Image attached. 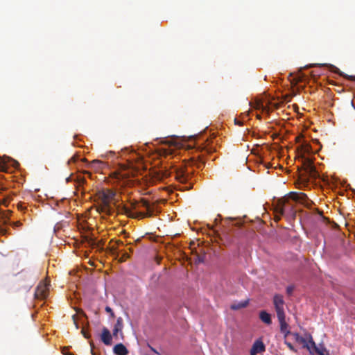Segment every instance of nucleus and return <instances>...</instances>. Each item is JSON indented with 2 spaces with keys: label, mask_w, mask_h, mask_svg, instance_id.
<instances>
[{
  "label": "nucleus",
  "mask_w": 355,
  "mask_h": 355,
  "mask_svg": "<svg viewBox=\"0 0 355 355\" xmlns=\"http://www.w3.org/2000/svg\"><path fill=\"white\" fill-rule=\"evenodd\" d=\"M257 119H261V116H260V115H259V114L257 116Z\"/></svg>",
  "instance_id": "nucleus-39"
},
{
  "label": "nucleus",
  "mask_w": 355,
  "mask_h": 355,
  "mask_svg": "<svg viewBox=\"0 0 355 355\" xmlns=\"http://www.w3.org/2000/svg\"><path fill=\"white\" fill-rule=\"evenodd\" d=\"M141 206L146 209V213L137 212L132 213L131 209L125 206L122 208V211L128 216L131 218H146L153 216L155 212H158L157 207L155 204L150 205L147 200L142 199L141 201Z\"/></svg>",
  "instance_id": "nucleus-1"
},
{
  "label": "nucleus",
  "mask_w": 355,
  "mask_h": 355,
  "mask_svg": "<svg viewBox=\"0 0 355 355\" xmlns=\"http://www.w3.org/2000/svg\"><path fill=\"white\" fill-rule=\"evenodd\" d=\"M284 343L287 345V347L293 352H296V349H295V347H293V345L288 342V341H285Z\"/></svg>",
  "instance_id": "nucleus-25"
},
{
  "label": "nucleus",
  "mask_w": 355,
  "mask_h": 355,
  "mask_svg": "<svg viewBox=\"0 0 355 355\" xmlns=\"http://www.w3.org/2000/svg\"><path fill=\"white\" fill-rule=\"evenodd\" d=\"M203 150H205L207 153H211L214 151V150L211 147H207V146L203 148Z\"/></svg>",
  "instance_id": "nucleus-28"
},
{
  "label": "nucleus",
  "mask_w": 355,
  "mask_h": 355,
  "mask_svg": "<svg viewBox=\"0 0 355 355\" xmlns=\"http://www.w3.org/2000/svg\"><path fill=\"white\" fill-rule=\"evenodd\" d=\"M65 350H66V349H65V348H64V349H62V353H63L64 355H69V354H67V351H65Z\"/></svg>",
  "instance_id": "nucleus-35"
},
{
  "label": "nucleus",
  "mask_w": 355,
  "mask_h": 355,
  "mask_svg": "<svg viewBox=\"0 0 355 355\" xmlns=\"http://www.w3.org/2000/svg\"><path fill=\"white\" fill-rule=\"evenodd\" d=\"M7 161L5 158L0 157V171H6L7 169Z\"/></svg>",
  "instance_id": "nucleus-21"
},
{
  "label": "nucleus",
  "mask_w": 355,
  "mask_h": 355,
  "mask_svg": "<svg viewBox=\"0 0 355 355\" xmlns=\"http://www.w3.org/2000/svg\"><path fill=\"white\" fill-rule=\"evenodd\" d=\"M135 173H136L135 171H132V176H135Z\"/></svg>",
  "instance_id": "nucleus-38"
},
{
  "label": "nucleus",
  "mask_w": 355,
  "mask_h": 355,
  "mask_svg": "<svg viewBox=\"0 0 355 355\" xmlns=\"http://www.w3.org/2000/svg\"><path fill=\"white\" fill-rule=\"evenodd\" d=\"M85 182V178L83 177H80L78 178L77 184H78V186H81V185L84 184Z\"/></svg>",
  "instance_id": "nucleus-26"
},
{
  "label": "nucleus",
  "mask_w": 355,
  "mask_h": 355,
  "mask_svg": "<svg viewBox=\"0 0 355 355\" xmlns=\"http://www.w3.org/2000/svg\"><path fill=\"white\" fill-rule=\"evenodd\" d=\"M340 74L341 76H343L347 78L349 80H355V76H346V75H344L343 73H340Z\"/></svg>",
  "instance_id": "nucleus-29"
},
{
  "label": "nucleus",
  "mask_w": 355,
  "mask_h": 355,
  "mask_svg": "<svg viewBox=\"0 0 355 355\" xmlns=\"http://www.w3.org/2000/svg\"><path fill=\"white\" fill-rule=\"evenodd\" d=\"M76 315H73L72 316L73 320V321H74V324H75L76 328V329H78V328H79V327H78V322H76Z\"/></svg>",
  "instance_id": "nucleus-32"
},
{
  "label": "nucleus",
  "mask_w": 355,
  "mask_h": 355,
  "mask_svg": "<svg viewBox=\"0 0 355 355\" xmlns=\"http://www.w3.org/2000/svg\"><path fill=\"white\" fill-rule=\"evenodd\" d=\"M115 192L111 189H102L97 193L98 199L101 201L104 209H107L110 206V202L115 196Z\"/></svg>",
  "instance_id": "nucleus-4"
},
{
  "label": "nucleus",
  "mask_w": 355,
  "mask_h": 355,
  "mask_svg": "<svg viewBox=\"0 0 355 355\" xmlns=\"http://www.w3.org/2000/svg\"><path fill=\"white\" fill-rule=\"evenodd\" d=\"M309 337L310 343L309 345L311 347V351L309 352L311 353L315 352L318 355H329V352L323 345H320L319 346H317L315 342L313 341L312 336L311 335H309Z\"/></svg>",
  "instance_id": "nucleus-8"
},
{
  "label": "nucleus",
  "mask_w": 355,
  "mask_h": 355,
  "mask_svg": "<svg viewBox=\"0 0 355 355\" xmlns=\"http://www.w3.org/2000/svg\"><path fill=\"white\" fill-rule=\"evenodd\" d=\"M193 162L198 168L203 167L205 165V161L201 156H198L196 160L193 159Z\"/></svg>",
  "instance_id": "nucleus-20"
},
{
  "label": "nucleus",
  "mask_w": 355,
  "mask_h": 355,
  "mask_svg": "<svg viewBox=\"0 0 355 355\" xmlns=\"http://www.w3.org/2000/svg\"><path fill=\"white\" fill-rule=\"evenodd\" d=\"M105 311L110 314V318H114L115 317V314L113 310L108 306L105 308Z\"/></svg>",
  "instance_id": "nucleus-23"
},
{
  "label": "nucleus",
  "mask_w": 355,
  "mask_h": 355,
  "mask_svg": "<svg viewBox=\"0 0 355 355\" xmlns=\"http://www.w3.org/2000/svg\"><path fill=\"white\" fill-rule=\"evenodd\" d=\"M249 304V300H246L239 303H234L231 305L230 308L232 310H239L242 308L246 307Z\"/></svg>",
  "instance_id": "nucleus-18"
},
{
  "label": "nucleus",
  "mask_w": 355,
  "mask_h": 355,
  "mask_svg": "<svg viewBox=\"0 0 355 355\" xmlns=\"http://www.w3.org/2000/svg\"><path fill=\"white\" fill-rule=\"evenodd\" d=\"M354 97H355L354 94H353V98H352V101H351V105H352V106L354 108H355V105H354Z\"/></svg>",
  "instance_id": "nucleus-34"
},
{
  "label": "nucleus",
  "mask_w": 355,
  "mask_h": 355,
  "mask_svg": "<svg viewBox=\"0 0 355 355\" xmlns=\"http://www.w3.org/2000/svg\"><path fill=\"white\" fill-rule=\"evenodd\" d=\"M286 291H287V293L291 295L293 291V286H288L287 288H286Z\"/></svg>",
  "instance_id": "nucleus-31"
},
{
  "label": "nucleus",
  "mask_w": 355,
  "mask_h": 355,
  "mask_svg": "<svg viewBox=\"0 0 355 355\" xmlns=\"http://www.w3.org/2000/svg\"><path fill=\"white\" fill-rule=\"evenodd\" d=\"M123 320L121 317H119L116 320V322L114 326L113 330H112V336L117 338L119 334H120V336L121 338H123Z\"/></svg>",
  "instance_id": "nucleus-10"
},
{
  "label": "nucleus",
  "mask_w": 355,
  "mask_h": 355,
  "mask_svg": "<svg viewBox=\"0 0 355 355\" xmlns=\"http://www.w3.org/2000/svg\"><path fill=\"white\" fill-rule=\"evenodd\" d=\"M162 142L164 144L168 145V146H175V147L179 146V143L175 141V138H170V139L166 138L164 139V141Z\"/></svg>",
  "instance_id": "nucleus-19"
},
{
  "label": "nucleus",
  "mask_w": 355,
  "mask_h": 355,
  "mask_svg": "<svg viewBox=\"0 0 355 355\" xmlns=\"http://www.w3.org/2000/svg\"><path fill=\"white\" fill-rule=\"evenodd\" d=\"M273 303L277 313V316L279 317L285 315L284 310V301L283 296L281 295H275L273 297Z\"/></svg>",
  "instance_id": "nucleus-6"
},
{
  "label": "nucleus",
  "mask_w": 355,
  "mask_h": 355,
  "mask_svg": "<svg viewBox=\"0 0 355 355\" xmlns=\"http://www.w3.org/2000/svg\"><path fill=\"white\" fill-rule=\"evenodd\" d=\"M304 166L305 171L309 174L311 178H317L319 177V173L317 171L313 163L308 158L304 160Z\"/></svg>",
  "instance_id": "nucleus-7"
},
{
  "label": "nucleus",
  "mask_w": 355,
  "mask_h": 355,
  "mask_svg": "<svg viewBox=\"0 0 355 355\" xmlns=\"http://www.w3.org/2000/svg\"><path fill=\"white\" fill-rule=\"evenodd\" d=\"M70 178H67V181H69Z\"/></svg>",
  "instance_id": "nucleus-40"
},
{
  "label": "nucleus",
  "mask_w": 355,
  "mask_h": 355,
  "mask_svg": "<svg viewBox=\"0 0 355 355\" xmlns=\"http://www.w3.org/2000/svg\"><path fill=\"white\" fill-rule=\"evenodd\" d=\"M123 242L121 241H116V245H112L111 248H110V250L112 252V253L113 254H116V256H119L120 253H121V257H120V259L119 261L121 262H123V261H125L129 257H130V255L125 252H122V251H117L118 250V247L120 245H123Z\"/></svg>",
  "instance_id": "nucleus-9"
},
{
  "label": "nucleus",
  "mask_w": 355,
  "mask_h": 355,
  "mask_svg": "<svg viewBox=\"0 0 355 355\" xmlns=\"http://www.w3.org/2000/svg\"><path fill=\"white\" fill-rule=\"evenodd\" d=\"M50 286V282L46 279L40 282L35 289V297L39 300L46 299L49 295Z\"/></svg>",
  "instance_id": "nucleus-5"
},
{
  "label": "nucleus",
  "mask_w": 355,
  "mask_h": 355,
  "mask_svg": "<svg viewBox=\"0 0 355 355\" xmlns=\"http://www.w3.org/2000/svg\"><path fill=\"white\" fill-rule=\"evenodd\" d=\"M92 355H96V353L94 352L93 349H91Z\"/></svg>",
  "instance_id": "nucleus-36"
},
{
  "label": "nucleus",
  "mask_w": 355,
  "mask_h": 355,
  "mask_svg": "<svg viewBox=\"0 0 355 355\" xmlns=\"http://www.w3.org/2000/svg\"><path fill=\"white\" fill-rule=\"evenodd\" d=\"M260 320L266 324H270L272 323L270 315L266 311H261L259 313Z\"/></svg>",
  "instance_id": "nucleus-17"
},
{
  "label": "nucleus",
  "mask_w": 355,
  "mask_h": 355,
  "mask_svg": "<svg viewBox=\"0 0 355 355\" xmlns=\"http://www.w3.org/2000/svg\"><path fill=\"white\" fill-rule=\"evenodd\" d=\"M275 220L279 221L281 219V216H284L287 211H289L294 216L295 215L293 211V206L291 205L286 200H279L278 206L275 208Z\"/></svg>",
  "instance_id": "nucleus-3"
},
{
  "label": "nucleus",
  "mask_w": 355,
  "mask_h": 355,
  "mask_svg": "<svg viewBox=\"0 0 355 355\" xmlns=\"http://www.w3.org/2000/svg\"><path fill=\"white\" fill-rule=\"evenodd\" d=\"M280 325V331L284 335V338H286L291 332L288 329V324L286 322V315L277 317Z\"/></svg>",
  "instance_id": "nucleus-13"
},
{
  "label": "nucleus",
  "mask_w": 355,
  "mask_h": 355,
  "mask_svg": "<svg viewBox=\"0 0 355 355\" xmlns=\"http://www.w3.org/2000/svg\"><path fill=\"white\" fill-rule=\"evenodd\" d=\"M81 333L85 338H89L90 337L89 334L87 333L84 329H82Z\"/></svg>",
  "instance_id": "nucleus-30"
},
{
  "label": "nucleus",
  "mask_w": 355,
  "mask_h": 355,
  "mask_svg": "<svg viewBox=\"0 0 355 355\" xmlns=\"http://www.w3.org/2000/svg\"><path fill=\"white\" fill-rule=\"evenodd\" d=\"M234 122H235V124H237V125H240V126L243 125L242 121H239V119H234Z\"/></svg>",
  "instance_id": "nucleus-33"
},
{
  "label": "nucleus",
  "mask_w": 355,
  "mask_h": 355,
  "mask_svg": "<svg viewBox=\"0 0 355 355\" xmlns=\"http://www.w3.org/2000/svg\"><path fill=\"white\" fill-rule=\"evenodd\" d=\"M173 173H175L176 180L180 183L187 182L192 176L193 171H189L186 164L182 163L179 166H173Z\"/></svg>",
  "instance_id": "nucleus-2"
},
{
  "label": "nucleus",
  "mask_w": 355,
  "mask_h": 355,
  "mask_svg": "<svg viewBox=\"0 0 355 355\" xmlns=\"http://www.w3.org/2000/svg\"><path fill=\"white\" fill-rule=\"evenodd\" d=\"M289 198L292 199L294 201H299L302 202H304V201L308 200V197L305 193L296 192H291L289 193Z\"/></svg>",
  "instance_id": "nucleus-16"
},
{
  "label": "nucleus",
  "mask_w": 355,
  "mask_h": 355,
  "mask_svg": "<svg viewBox=\"0 0 355 355\" xmlns=\"http://www.w3.org/2000/svg\"><path fill=\"white\" fill-rule=\"evenodd\" d=\"M266 347L263 344V343L261 340H257L251 349H250V355H257L258 353H262L265 352Z\"/></svg>",
  "instance_id": "nucleus-11"
},
{
  "label": "nucleus",
  "mask_w": 355,
  "mask_h": 355,
  "mask_svg": "<svg viewBox=\"0 0 355 355\" xmlns=\"http://www.w3.org/2000/svg\"><path fill=\"white\" fill-rule=\"evenodd\" d=\"M291 335L293 336L296 342L302 344L304 348H306L307 349H309V351H311V347L309 345V334L307 335V338L309 339L308 341L306 338L302 337L301 336H300L298 333H291Z\"/></svg>",
  "instance_id": "nucleus-14"
},
{
  "label": "nucleus",
  "mask_w": 355,
  "mask_h": 355,
  "mask_svg": "<svg viewBox=\"0 0 355 355\" xmlns=\"http://www.w3.org/2000/svg\"><path fill=\"white\" fill-rule=\"evenodd\" d=\"M112 336L110 334V330L106 327H103L102 329L101 335V341L105 345L109 346V345H112Z\"/></svg>",
  "instance_id": "nucleus-12"
},
{
  "label": "nucleus",
  "mask_w": 355,
  "mask_h": 355,
  "mask_svg": "<svg viewBox=\"0 0 355 355\" xmlns=\"http://www.w3.org/2000/svg\"><path fill=\"white\" fill-rule=\"evenodd\" d=\"M92 164L94 166L96 165L97 167L100 168H103L106 166V164L101 160L98 159H94L92 161Z\"/></svg>",
  "instance_id": "nucleus-22"
},
{
  "label": "nucleus",
  "mask_w": 355,
  "mask_h": 355,
  "mask_svg": "<svg viewBox=\"0 0 355 355\" xmlns=\"http://www.w3.org/2000/svg\"><path fill=\"white\" fill-rule=\"evenodd\" d=\"M259 108H261L262 111L269 112V108L266 106H263V105H259Z\"/></svg>",
  "instance_id": "nucleus-27"
},
{
  "label": "nucleus",
  "mask_w": 355,
  "mask_h": 355,
  "mask_svg": "<svg viewBox=\"0 0 355 355\" xmlns=\"http://www.w3.org/2000/svg\"><path fill=\"white\" fill-rule=\"evenodd\" d=\"M172 172H169L167 170H165L164 171H162V175L159 176V175H158V178H167L168 176L171 175Z\"/></svg>",
  "instance_id": "nucleus-24"
},
{
  "label": "nucleus",
  "mask_w": 355,
  "mask_h": 355,
  "mask_svg": "<svg viewBox=\"0 0 355 355\" xmlns=\"http://www.w3.org/2000/svg\"><path fill=\"white\" fill-rule=\"evenodd\" d=\"M150 349H151V350H152L153 352H155V353H157V351H156L154 348H153V347H150Z\"/></svg>",
  "instance_id": "nucleus-37"
},
{
  "label": "nucleus",
  "mask_w": 355,
  "mask_h": 355,
  "mask_svg": "<svg viewBox=\"0 0 355 355\" xmlns=\"http://www.w3.org/2000/svg\"><path fill=\"white\" fill-rule=\"evenodd\" d=\"M113 352L115 355H128L129 354L128 349L122 343L116 344L113 347Z\"/></svg>",
  "instance_id": "nucleus-15"
}]
</instances>
